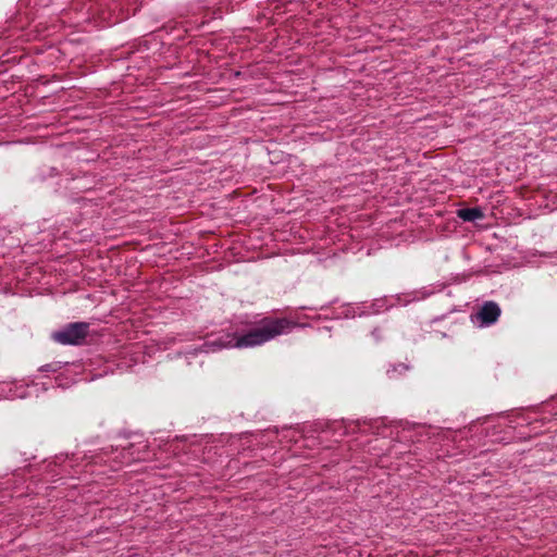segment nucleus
Segmentation results:
<instances>
[{
  "mask_svg": "<svg viewBox=\"0 0 557 557\" xmlns=\"http://www.w3.org/2000/svg\"><path fill=\"white\" fill-rule=\"evenodd\" d=\"M295 323L287 319H265L261 325L245 334L221 331L206 337L202 345L195 347L194 352H215L228 348H251L260 346L274 337L287 334Z\"/></svg>",
  "mask_w": 557,
  "mask_h": 557,
  "instance_id": "1",
  "label": "nucleus"
},
{
  "mask_svg": "<svg viewBox=\"0 0 557 557\" xmlns=\"http://www.w3.org/2000/svg\"><path fill=\"white\" fill-rule=\"evenodd\" d=\"M88 333V324L83 322L71 323L64 329L54 332L52 338L64 345L81 344Z\"/></svg>",
  "mask_w": 557,
  "mask_h": 557,
  "instance_id": "2",
  "label": "nucleus"
},
{
  "mask_svg": "<svg viewBox=\"0 0 557 557\" xmlns=\"http://www.w3.org/2000/svg\"><path fill=\"white\" fill-rule=\"evenodd\" d=\"M500 307L495 301H485L480 310L472 314L471 319L480 327L494 324L500 315Z\"/></svg>",
  "mask_w": 557,
  "mask_h": 557,
  "instance_id": "3",
  "label": "nucleus"
},
{
  "mask_svg": "<svg viewBox=\"0 0 557 557\" xmlns=\"http://www.w3.org/2000/svg\"><path fill=\"white\" fill-rule=\"evenodd\" d=\"M458 216L466 222H474L484 218V213L479 208H465L458 210Z\"/></svg>",
  "mask_w": 557,
  "mask_h": 557,
  "instance_id": "4",
  "label": "nucleus"
},
{
  "mask_svg": "<svg viewBox=\"0 0 557 557\" xmlns=\"http://www.w3.org/2000/svg\"><path fill=\"white\" fill-rule=\"evenodd\" d=\"M7 387L9 389H8V393L3 396L4 398L14 399V398H24L26 396L25 387L23 385H13V386L4 385V386H1V392H3V393L7 392Z\"/></svg>",
  "mask_w": 557,
  "mask_h": 557,
  "instance_id": "5",
  "label": "nucleus"
},
{
  "mask_svg": "<svg viewBox=\"0 0 557 557\" xmlns=\"http://www.w3.org/2000/svg\"><path fill=\"white\" fill-rule=\"evenodd\" d=\"M409 368L408 366L406 364H398V366H393L391 369L387 370V375L391 377V379H395L397 377V374H401L404 373L405 371H407Z\"/></svg>",
  "mask_w": 557,
  "mask_h": 557,
  "instance_id": "6",
  "label": "nucleus"
},
{
  "mask_svg": "<svg viewBox=\"0 0 557 557\" xmlns=\"http://www.w3.org/2000/svg\"><path fill=\"white\" fill-rule=\"evenodd\" d=\"M357 315L356 308L348 307L345 309L344 317L345 318H355Z\"/></svg>",
  "mask_w": 557,
  "mask_h": 557,
  "instance_id": "7",
  "label": "nucleus"
},
{
  "mask_svg": "<svg viewBox=\"0 0 557 557\" xmlns=\"http://www.w3.org/2000/svg\"><path fill=\"white\" fill-rule=\"evenodd\" d=\"M383 304L384 301L383 300H376L375 304H373L374 307H376L374 310H373V313H379L382 311V308H383Z\"/></svg>",
  "mask_w": 557,
  "mask_h": 557,
  "instance_id": "8",
  "label": "nucleus"
},
{
  "mask_svg": "<svg viewBox=\"0 0 557 557\" xmlns=\"http://www.w3.org/2000/svg\"><path fill=\"white\" fill-rule=\"evenodd\" d=\"M42 370L48 371V370H52V369H51V366H50V364H46V366L42 368Z\"/></svg>",
  "mask_w": 557,
  "mask_h": 557,
  "instance_id": "9",
  "label": "nucleus"
},
{
  "mask_svg": "<svg viewBox=\"0 0 557 557\" xmlns=\"http://www.w3.org/2000/svg\"><path fill=\"white\" fill-rule=\"evenodd\" d=\"M376 332H377V331H376V330H374V331L372 332V335H373V336H376Z\"/></svg>",
  "mask_w": 557,
  "mask_h": 557,
  "instance_id": "10",
  "label": "nucleus"
}]
</instances>
